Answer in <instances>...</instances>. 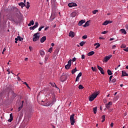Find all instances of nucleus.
I'll return each instance as SVG.
<instances>
[{"label": "nucleus", "instance_id": "nucleus-38", "mask_svg": "<svg viewBox=\"0 0 128 128\" xmlns=\"http://www.w3.org/2000/svg\"><path fill=\"white\" fill-rule=\"evenodd\" d=\"M103 102H104V104H106V102H108V100H106V98H104L103 100Z\"/></svg>", "mask_w": 128, "mask_h": 128}, {"label": "nucleus", "instance_id": "nucleus-39", "mask_svg": "<svg viewBox=\"0 0 128 128\" xmlns=\"http://www.w3.org/2000/svg\"><path fill=\"white\" fill-rule=\"evenodd\" d=\"M48 52H52V48L51 47L48 49Z\"/></svg>", "mask_w": 128, "mask_h": 128}, {"label": "nucleus", "instance_id": "nucleus-1", "mask_svg": "<svg viewBox=\"0 0 128 128\" xmlns=\"http://www.w3.org/2000/svg\"><path fill=\"white\" fill-rule=\"evenodd\" d=\"M98 94H100V92H94L90 96V97H89V100L90 102H92V100H94Z\"/></svg>", "mask_w": 128, "mask_h": 128}, {"label": "nucleus", "instance_id": "nucleus-28", "mask_svg": "<svg viewBox=\"0 0 128 128\" xmlns=\"http://www.w3.org/2000/svg\"><path fill=\"white\" fill-rule=\"evenodd\" d=\"M102 122H104V120H106V115H103L102 116Z\"/></svg>", "mask_w": 128, "mask_h": 128}, {"label": "nucleus", "instance_id": "nucleus-34", "mask_svg": "<svg viewBox=\"0 0 128 128\" xmlns=\"http://www.w3.org/2000/svg\"><path fill=\"white\" fill-rule=\"evenodd\" d=\"M24 84H26V86H27V88H30V86H28V83H26V82H24Z\"/></svg>", "mask_w": 128, "mask_h": 128}, {"label": "nucleus", "instance_id": "nucleus-58", "mask_svg": "<svg viewBox=\"0 0 128 128\" xmlns=\"http://www.w3.org/2000/svg\"><path fill=\"white\" fill-rule=\"evenodd\" d=\"M12 96H14V98H16V95L14 93L12 94Z\"/></svg>", "mask_w": 128, "mask_h": 128}, {"label": "nucleus", "instance_id": "nucleus-52", "mask_svg": "<svg viewBox=\"0 0 128 128\" xmlns=\"http://www.w3.org/2000/svg\"><path fill=\"white\" fill-rule=\"evenodd\" d=\"M6 50V48H4L2 50L3 52H4Z\"/></svg>", "mask_w": 128, "mask_h": 128}, {"label": "nucleus", "instance_id": "nucleus-45", "mask_svg": "<svg viewBox=\"0 0 128 128\" xmlns=\"http://www.w3.org/2000/svg\"><path fill=\"white\" fill-rule=\"evenodd\" d=\"M100 46V44H98V45L96 47V48H98Z\"/></svg>", "mask_w": 128, "mask_h": 128}, {"label": "nucleus", "instance_id": "nucleus-37", "mask_svg": "<svg viewBox=\"0 0 128 128\" xmlns=\"http://www.w3.org/2000/svg\"><path fill=\"white\" fill-rule=\"evenodd\" d=\"M22 104L21 105L20 107L18 108V112H20V110L22 108Z\"/></svg>", "mask_w": 128, "mask_h": 128}, {"label": "nucleus", "instance_id": "nucleus-11", "mask_svg": "<svg viewBox=\"0 0 128 128\" xmlns=\"http://www.w3.org/2000/svg\"><path fill=\"white\" fill-rule=\"evenodd\" d=\"M46 36H44L41 38L40 42L42 43V42H46Z\"/></svg>", "mask_w": 128, "mask_h": 128}, {"label": "nucleus", "instance_id": "nucleus-16", "mask_svg": "<svg viewBox=\"0 0 128 128\" xmlns=\"http://www.w3.org/2000/svg\"><path fill=\"white\" fill-rule=\"evenodd\" d=\"M122 76H128V74L125 71H122Z\"/></svg>", "mask_w": 128, "mask_h": 128}, {"label": "nucleus", "instance_id": "nucleus-19", "mask_svg": "<svg viewBox=\"0 0 128 128\" xmlns=\"http://www.w3.org/2000/svg\"><path fill=\"white\" fill-rule=\"evenodd\" d=\"M90 26V21H87L84 25H83V26L84 28H86V26Z\"/></svg>", "mask_w": 128, "mask_h": 128}, {"label": "nucleus", "instance_id": "nucleus-48", "mask_svg": "<svg viewBox=\"0 0 128 128\" xmlns=\"http://www.w3.org/2000/svg\"><path fill=\"white\" fill-rule=\"evenodd\" d=\"M124 52H128V47L125 49H124Z\"/></svg>", "mask_w": 128, "mask_h": 128}, {"label": "nucleus", "instance_id": "nucleus-15", "mask_svg": "<svg viewBox=\"0 0 128 128\" xmlns=\"http://www.w3.org/2000/svg\"><path fill=\"white\" fill-rule=\"evenodd\" d=\"M50 84H51L52 86H53L54 88V86H55V88H57L58 90H60V88H58V86H56V83L50 82Z\"/></svg>", "mask_w": 128, "mask_h": 128}, {"label": "nucleus", "instance_id": "nucleus-53", "mask_svg": "<svg viewBox=\"0 0 128 128\" xmlns=\"http://www.w3.org/2000/svg\"><path fill=\"white\" fill-rule=\"evenodd\" d=\"M82 60L84 59V54L82 55Z\"/></svg>", "mask_w": 128, "mask_h": 128}, {"label": "nucleus", "instance_id": "nucleus-61", "mask_svg": "<svg viewBox=\"0 0 128 128\" xmlns=\"http://www.w3.org/2000/svg\"><path fill=\"white\" fill-rule=\"evenodd\" d=\"M15 40L17 41L18 40V38L17 37V38H15Z\"/></svg>", "mask_w": 128, "mask_h": 128}, {"label": "nucleus", "instance_id": "nucleus-31", "mask_svg": "<svg viewBox=\"0 0 128 128\" xmlns=\"http://www.w3.org/2000/svg\"><path fill=\"white\" fill-rule=\"evenodd\" d=\"M30 2H26V8L28 10V8H30Z\"/></svg>", "mask_w": 128, "mask_h": 128}, {"label": "nucleus", "instance_id": "nucleus-47", "mask_svg": "<svg viewBox=\"0 0 128 128\" xmlns=\"http://www.w3.org/2000/svg\"><path fill=\"white\" fill-rule=\"evenodd\" d=\"M76 72V71H74V69L72 70V74H74V72Z\"/></svg>", "mask_w": 128, "mask_h": 128}, {"label": "nucleus", "instance_id": "nucleus-26", "mask_svg": "<svg viewBox=\"0 0 128 128\" xmlns=\"http://www.w3.org/2000/svg\"><path fill=\"white\" fill-rule=\"evenodd\" d=\"M93 112L94 114H96V112H98V107L94 108Z\"/></svg>", "mask_w": 128, "mask_h": 128}, {"label": "nucleus", "instance_id": "nucleus-32", "mask_svg": "<svg viewBox=\"0 0 128 128\" xmlns=\"http://www.w3.org/2000/svg\"><path fill=\"white\" fill-rule=\"evenodd\" d=\"M108 20H106V21L102 24V26H108Z\"/></svg>", "mask_w": 128, "mask_h": 128}, {"label": "nucleus", "instance_id": "nucleus-23", "mask_svg": "<svg viewBox=\"0 0 128 128\" xmlns=\"http://www.w3.org/2000/svg\"><path fill=\"white\" fill-rule=\"evenodd\" d=\"M120 31L121 32L122 34H126V30L121 29Z\"/></svg>", "mask_w": 128, "mask_h": 128}, {"label": "nucleus", "instance_id": "nucleus-6", "mask_svg": "<svg viewBox=\"0 0 128 128\" xmlns=\"http://www.w3.org/2000/svg\"><path fill=\"white\" fill-rule=\"evenodd\" d=\"M112 55H109L108 56H106L104 58V62H108V60H110V58H112Z\"/></svg>", "mask_w": 128, "mask_h": 128}, {"label": "nucleus", "instance_id": "nucleus-14", "mask_svg": "<svg viewBox=\"0 0 128 128\" xmlns=\"http://www.w3.org/2000/svg\"><path fill=\"white\" fill-rule=\"evenodd\" d=\"M84 22H86V20H81L79 22L78 24V26H82L83 24H84Z\"/></svg>", "mask_w": 128, "mask_h": 128}, {"label": "nucleus", "instance_id": "nucleus-8", "mask_svg": "<svg viewBox=\"0 0 128 128\" xmlns=\"http://www.w3.org/2000/svg\"><path fill=\"white\" fill-rule=\"evenodd\" d=\"M97 68H98V70H100L102 74H104V72L102 68L100 66L98 65Z\"/></svg>", "mask_w": 128, "mask_h": 128}, {"label": "nucleus", "instance_id": "nucleus-41", "mask_svg": "<svg viewBox=\"0 0 128 128\" xmlns=\"http://www.w3.org/2000/svg\"><path fill=\"white\" fill-rule=\"evenodd\" d=\"M92 70L93 72H96V68H94V67H92Z\"/></svg>", "mask_w": 128, "mask_h": 128}, {"label": "nucleus", "instance_id": "nucleus-57", "mask_svg": "<svg viewBox=\"0 0 128 128\" xmlns=\"http://www.w3.org/2000/svg\"><path fill=\"white\" fill-rule=\"evenodd\" d=\"M99 40H104V38H102V37H100L99 38Z\"/></svg>", "mask_w": 128, "mask_h": 128}, {"label": "nucleus", "instance_id": "nucleus-43", "mask_svg": "<svg viewBox=\"0 0 128 128\" xmlns=\"http://www.w3.org/2000/svg\"><path fill=\"white\" fill-rule=\"evenodd\" d=\"M72 16L74 18V16H76V12H72Z\"/></svg>", "mask_w": 128, "mask_h": 128}, {"label": "nucleus", "instance_id": "nucleus-62", "mask_svg": "<svg viewBox=\"0 0 128 128\" xmlns=\"http://www.w3.org/2000/svg\"><path fill=\"white\" fill-rule=\"evenodd\" d=\"M114 40V38H110V40Z\"/></svg>", "mask_w": 128, "mask_h": 128}, {"label": "nucleus", "instance_id": "nucleus-12", "mask_svg": "<svg viewBox=\"0 0 128 128\" xmlns=\"http://www.w3.org/2000/svg\"><path fill=\"white\" fill-rule=\"evenodd\" d=\"M69 36H71V38H74V32L70 31L68 34Z\"/></svg>", "mask_w": 128, "mask_h": 128}, {"label": "nucleus", "instance_id": "nucleus-22", "mask_svg": "<svg viewBox=\"0 0 128 128\" xmlns=\"http://www.w3.org/2000/svg\"><path fill=\"white\" fill-rule=\"evenodd\" d=\"M14 10H16V12H17V14H20V10L18 8H14Z\"/></svg>", "mask_w": 128, "mask_h": 128}, {"label": "nucleus", "instance_id": "nucleus-55", "mask_svg": "<svg viewBox=\"0 0 128 128\" xmlns=\"http://www.w3.org/2000/svg\"><path fill=\"white\" fill-rule=\"evenodd\" d=\"M116 46V45H114L112 46V48H115Z\"/></svg>", "mask_w": 128, "mask_h": 128}, {"label": "nucleus", "instance_id": "nucleus-21", "mask_svg": "<svg viewBox=\"0 0 128 128\" xmlns=\"http://www.w3.org/2000/svg\"><path fill=\"white\" fill-rule=\"evenodd\" d=\"M34 20H32L28 24V26H34Z\"/></svg>", "mask_w": 128, "mask_h": 128}, {"label": "nucleus", "instance_id": "nucleus-33", "mask_svg": "<svg viewBox=\"0 0 128 128\" xmlns=\"http://www.w3.org/2000/svg\"><path fill=\"white\" fill-rule=\"evenodd\" d=\"M126 46L124 44H122L120 46L121 48H126Z\"/></svg>", "mask_w": 128, "mask_h": 128}, {"label": "nucleus", "instance_id": "nucleus-24", "mask_svg": "<svg viewBox=\"0 0 128 128\" xmlns=\"http://www.w3.org/2000/svg\"><path fill=\"white\" fill-rule=\"evenodd\" d=\"M40 54L41 56H44V54H46L44 53V50H40Z\"/></svg>", "mask_w": 128, "mask_h": 128}, {"label": "nucleus", "instance_id": "nucleus-42", "mask_svg": "<svg viewBox=\"0 0 128 128\" xmlns=\"http://www.w3.org/2000/svg\"><path fill=\"white\" fill-rule=\"evenodd\" d=\"M44 28V26H40V27L38 28L39 32H40V30H42V28Z\"/></svg>", "mask_w": 128, "mask_h": 128}, {"label": "nucleus", "instance_id": "nucleus-54", "mask_svg": "<svg viewBox=\"0 0 128 128\" xmlns=\"http://www.w3.org/2000/svg\"><path fill=\"white\" fill-rule=\"evenodd\" d=\"M30 30H34V26H31L30 28Z\"/></svg>", "mask_w": 128, "mask_h": 128}, {"label": "nucleus", "instance_id": "nucleus-40", "mask_svg": "<svg viewBox=\"0 0 128 128\" xmlns=\"http://www.w3.org/2000/svg\"><path fill=\"white\" fill-rule=\"evenodd\" d=\"M82 38H84V40L88 38V36L84 35V36H82Z\"/></svg>", "mask_w": 128, "mask_h": 128}, {"label": "nucleus", "instance_id": "nucleus-49", "mask_svg": "<svg viewBox=\"0 0 128 128\" xmlns=\"http://www.w3.org/2000/svg\"><path fill=\"white\" fill-rule=\"evenodd\" d=\"M111 128H114V122H112L110 124Z\"/></svg>", "mask_w": 128, "mask_h": 128}, {"label": "nucleus", "instance_id": "nucleus-9", "mask_svg": "<svg viewBox=\"0 0 128 128\" xmlns=\"http://www.w3.org/2000/svg\"><path fill=\"white\" fill-rule=\"evenodd\" d=\"M112 104V102H109L108 104H105L106 108H110V106Z\"/></svg>", "mask_w": 128, "mask_h": 128}, {"label": "nucleus", "instance_id": "nucleus-63", "mask_svg": "<svg viewBox=\"0 0 128 128\" xmlns=\"http://www.w3.org/2000/svg\"><path fill=\"white\" fill-rule=\"evenodd\" d=\"M48 27H46L45 28H44V30H48Z\"/></svg>", "mask_w": 128, "mask_h": 128}, {"label": "nucleus", "instance_id": "nucleus-56", "mask_svg": "<svg viewBox=\"0 0 128 128\" xmlns=\"http://www.w3.org/2000/svg\"><path fill=\"white\" fill-rule=\"evenodd\" d=\"M108 24H112V22L110 21V20H108Z\"/></svg>", "mask_w": 128, "mask_h": 128}, {"label": "nucleus", "instance_id": "nucleus-46", "mask_svg": "<svg viewBox=\"0 0 128 128\" xmlns=\"http://www.w3.org/2000/svg\"><path fill=\"white\" fill-rule=\"evenodd\" d=\"M76 58H73L72 60V62H76Z\"/></svg>", "mask_w": 128, "mask_h": 128}, {"label": "nucleus", "instance_id": "nucleus-60", "mask_svg": "<svg viewBox=\"0 0 128 128\" xmlns=\"http://www.w3.org/2000/svg\"><path fill=\"white\" fill-rule=\"evenodd\" d=\"M74 70L75 72H78V70H76V68H75L74 69Z\"/></svg>", "mask_w": 128, "mask_h": 128}, {"label": "nucleus", "instance_id": "nucleus-29", "mask_svg": "<svg viewBox=\"0 0 128 128\" xmlns=\"http://www.w3.org/2000/svg\"><path fill=\"white\" fill-rule=\"evenodd\" d=\"M84 44H86V42L82 41L80 43V46H84Z\"/></svg>", "mask_w": 128, "mask_h": 128}, {"label": "nucleus", "instance_id": "nucleus-10", "mask_svg": "<svg viewBox=\"0 0 128 128\" xmlns=\"http://www.w3.org/2000/svg\"><path fill=\"white\" fill-rule=\"evenodd\" d=\"M82 72H80L78 75L77 76L76 79V82H78V80H80V76H82Z\"/></svg>", "mask_w": 128, "mask_h": 128}, {"label": "nucleus", "instance_id": "nucleus-36", "mask_svg": "<svg viewBox=\"0 0 128 128\" xmlns=\"http://www.w3.org/2000/svg\"><path fill=\"white\" fill-rule=\"evenodd\" d=\"M98 12V10H94V11H92V14H96V12Z\"/></svg>", "mask_w": 128, "mask_h": 128}, {"label": "nucleus", "instance_id": "nucleus-13", "mask_svg": "<svg viewBox=\"0 0 128 128\" xmlns=\"http://www.w3.org/2000/svg\"><path fill=\"white\" fill-rule=\"evenodd\" d=\"M13 86L12 85H9L8 86H7V90L8 92H10V90H12Z\"/></svg>", "mask_w": 128, "mask_h": 128}, {"label": "nucleus", "instance_id": "nucleus-51", "mask_svg": "<svg viewBox=\"0 0 128 128\" xmlns=\"http://www.w3.org/2000/svg\"><path fill=\"white\" fill-rule=\"evenodd\" d=\"M112 76H110V82L112 80Z\"/></svg>", "mask_w": 128, "mask_h": 128}, {"label": "nucleus", "instance_id": "nucleus-2", "mask_svg": "<svg viewBox=\"0 0 128 128\" xmlns=\"http://www.w3.org/2000/svg\"><path fill=\"white\" fill-rule=\"evenodd\" d=\"M34 38H32L33 42H38L40 40V32H37L33 36Z\"/></svg>", "mask_w": 128, "mask_h": 128}, {"label": "nucleus", "instance_id": "nucleus-30", "mask_svg": "<svg viewBox=\"0 0 128 128\" xmlns=\"http://www.w3.org/2000/svg\"><path fill=\"white\" fill-rule=\"evenodd\" d=\"M17 38H18V40L20 42H22V40H24V38H22L20 36H18Z\"/></svg>", "mask_w": 128, "mask_h": 128}, {"label": "nucleus", "instance_id": "nucleus-3", "mask_svg": "<svg viewBox=\"0 0 128 128\" xmlns=\"http://www.w3.org/2000/svg\"><path fill=\"white\" fill-rule=\"evenodd\" d=\"M70 121L72 126H74V122H76V120H74V114H72L70 116Z\"/></svg>", "mask_w": 128, "mask_h": 128}, {"label": "nucleus", "instance_id": "nucleus-4", "mask_svg": "<svg viewBox=\"0 0 128 128\" xmlns=\"http://www.w3.org/2000/svg\"><path fill=\"white\" fill-rule=\"evenodd\" d=\"M8 20L12 22L13 24H18V19L13 18L12 16H9Z\"/></svg>", "mask_w": 128, "mask_h": 128}, {"label": "nucleus", "instance_id": "nucleus-25", "mask_svg": "<svg viewBox=\"0 0 128 128\" xmlns=\"http://www.w3.org/2000/svg\"><path fill=\"white\" fill-rule=\"evenodd\" d=\"M38 22H35L34 26H33L34 30L36 28H38Z\"/></svg>", "mask_w": 128, "mask_h": 128}, {"label": "nucleus", "instance_id": "nucleus-18", "mask_svg": "<svg viewBox=\"0 0 128 128\" xmlns=\"http://www.w3.org/2000/svg\"><path fill=\"white\" fill-rule=\"evenodd\" d=\"M18 6H21L22 8L24 6H26V4H24V2H21L18 4Z\"/></svg>", "mask_w": 128, "mask_h": 128}, {"label": "nucleus", "instance_id": "nucleus-59", "mask_svg": "<svg viewBox=\"0 0 128 128\" xmlns=\"http://www.w3.org/2000/svg\"><path fill=\"white\" fill-rule=\"evenodd\" d=\"M51 46H54V44L52 43Z\"/></svg>", "mask_w": 128, "mask_h": 128}, {"label": "nucleus", "instance_id": "nucleus-5", "mask_svg": "<svg viewBox=\"0 0 128 128\" xmlns=\"http://www.w3.org/2000/svg\"><path fill=\"white\" fill-rule=\"evenodd\" d=\"M72 66V59L70 60L68 62V64L65 66L66 70H70Z\"/></svg>", "mask_w": 128, "mask_h": 128}, {"label": "nucleus", "instance_id": "nucleus-27", "mask_svg": "<svg viewBox=\"0 0 128 128\" xmlns=\"http://www.w3.org/2000/svg\"><path fill=\"white\" fill-rule=\"evenodd\" d=\"M108 74V76H112V70H108L107 71Z\"/></svg>", "mask_w": 128, "mask_h": 128}, {"label": "nucleus", "instance_id": "nucleus-20", "mask_svg": "<svg viewBox=\"0 0 128 128\" xmlns=\"http://www.w3.org/2000/svg\"><path fill=\"white\" fill-rule=\"evenodd\" d=\"M93 54H94V52L92 51V52H89L88 54V56H93Z\"/></svg>", "mask_w": 128, "mask_h": 128}, {"label": "nucleus", "instance_id": "nucleus-50", "mask_svg": "<svg viewBox=\"0 0 128 128\" xmlns=\"http://www.w3.org/2000/svg\"><path fill=\"white\" fill-rule=\"evenodd\" d=\"M106 32H106V31H104V32H102V34H106Z\"/></svg>", "mask_w": 128, "mask_h": 128}, {"label": "nucleus", "instance_id": "nucleus-35", "mask_svg": "<svg viewBox=\"0 0 128 128\" xmlns=\"http://www.w3.org/2000/svg\"><path fill=\"white\" fill-rule=\"evenodd\" d=\"M78 88H79V90H83L84 87L82 86V84L79 85Z\"/></svg>", "mask_w": 128, "mask_h": 128}, {"label": "nucleus", "instance_id": "nucleus-17", "mask_svg": "<svg viewBox=\"0 0 128 128\" xmlns=\"http://www.w3.org/2000/svg\"><path fill=\"white\" fill-rule=\"evenodd\" d=\"M12 120H14V118L12 117V114H10V118L8 120V122H12Z\"/></svg>", "mask_w": 128, "mask_h": 128}, {"label": "nucleus", "instance_id": "nucleus-64", "mask_svg": "<svg viewBox=\"0 0 128 128\" xmlns=\"http://www.w3.org/2000/svg\"><path fill=\"white\" fill-rule=\"evenodd\" d=\"M18 80H20V78L18 77Z\"/></svg>", "mask_w": 128, "mask_h": 128}, {"label": "nucleus", "instance_id": "nucleus-7", "mask_svg": "<svg viewBox=\"0 0 128 128\" xmlns=\"http://www.w3.org/2000/svg\"><path fill=\"white\" fill-rule=\"evenodd\" d=\"M69 8H74V6H78V4L74 2H70L68 4Z\"/></svg>", "mask_w": 128, "mask_h": 128}, {"label": "nucleus", "instance_id": "nucleus-44", "mask_svg": "<svg viewBox=\"0 0 128 128\" xmlns=\"http://www.w3.org/2000/svg\"><path fill=\"white\" fill-rule=\"evenodd\" d=\"M112 82H116V79L114 78L112 80Z\"/></svg>", "mask_w": 128, "mask_h": 128}]
</instances>
